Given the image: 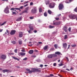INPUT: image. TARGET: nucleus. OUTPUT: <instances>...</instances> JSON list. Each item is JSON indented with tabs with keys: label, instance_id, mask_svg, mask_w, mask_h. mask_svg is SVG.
I'll return each mask as SVG.
<instances>
[{
	"label": "nucleus",
	"instance_id": "f257e3e1",
	"mask_svg": "<svg viewBox=\"0 0 77 77\" xmlns=\"http://www.w3.org/2000/svg\"><path fill=\"white\" fill-rule=\"evenodd\" d=\"M41 68H31V70H30L29 69H26V70L27 71H28L29 74H32V72H41V70L39 69H41Z\"/></svg>",
	"mask_w": 77,
	"mask_h": 77
},
{
	"label": "nucleus",
	"instance_id": "f03ea898",
	"mask_svg": "<svg viewBox=\"0 0 77 77\" xmlns=\"http://www.w3.org/2000/svg\"><path fill=\"white\" fill-rule=\"evenodd\" d=\"M32 14H36L37 13V8L36 7H33L31 11Z\"/></svg>",
	"mask_w": 77,
	"mask_h": 77
},
{
	"label": "nucleus",
	"instance_id": "7ed1b4c3",
	"mask_svg": "<svg viewBox=\"0 0 77 77\" xmlns=\"http://www.w3.org/2000/svg\"><path fill=\"white\" fill-rule=\"evenodd\" d=\"M69 17L70 18V19H72V20H74V19H75L77 17V16H76L75 15L73 14H70L69 15Z\"/></svg>",
	"mask_w": 77,
	"mask_h": 77
},
{
	"label": "nucleus",
	"instance_id": "20e7f679",
	"mask_svg": "<svg viewBox=\"0 0 77 77\" xmlns=\"http://www.w3.org/2000/svg\"><path fill=\"white\" fill-rule=\"evenodd\" d=\"M55 5L53 3H52L49 4V8H50L51 9L54 8V6Z\"/></svg>",
	"mask_w": 77,
	"mask_h": 77
},
{
	"label": "nucleus",
	"instance_id": "39448f33",
	"mask_svg": "<svg viewBox=\"0 0 77 77\" xmlns=\"http://www.w3.org/2000/svg\"><path fill=\"white\" fill-rule=\"evenodd\" d=\"M4 12L6 14H9V7L8 6L6 7L4 10Z\"/></svg>",
	"mask_w": 77,
	"mask_h": 77
},
{
	"label": "nucleus",
	"instance_id": "423d86ee",
	"mask_svg": "<svg viewBox=\"0 0 77 77\" xmlns=\"http://www.w3.org/2000/svg\"><path fill=\"white\" fill-rule=\"evenodd\" d=\"M63 5L62 4L59 5L58 8L59 10H62L63 8Z\"/></svg>",
	"mask_w": 77,
	"mask_h": 77
},
{
	"label": "nucleus",
	"instance_id": "0eeeda50",
	"mask_svg": "<svg viewBox=\"0 0 77 77\" xmlns=\"http://www.w3.org/2000/svg\"><path fill=\"white\" fill-rule=\"evenodd\" d=\"M6 57V56L5 55L2 54L0 56V59H2L3 60H5Z\"/></svg>",
	"mask_w": 77,
	"mask_h": 77
},
{
	"label": "nucleus",
	"instance_id": "6e6552de",
	"mask_svg": "<svg viewBox=\"0 0 77 77\" xmlns=\"http://www.w3.org/2000/svg\"><path fill=\"white\" fill-rule=\"evenodd\" d=\"M29 9V7H28L25 8V10L23 12V13H26L27 14L28 13V11Z\"/></svg>",
	"mask_w": 77,
	"mask_h": 77
},
{
	"label": "nucleus",
	"instance_id": "1a4fd4ad",
	"mask_svg": "<svg viewBox=\"0 0 77 77\" xmlns=\"http://www.w3.org/2000/svg\"><path fill=\"white\" fill-rule=\"evenodd\" d=\"M15 32H16V31L15 30H12L10 32V35H14L15 34Z\"/></svg>",
	"mask_w": 77,
	"mask_h": 77
},
{
	"label": "nucleus",
	"instance_id": "9d476101",
	"mask_svg": "<svg viewBox=\"0 0 77 77\" xmlns=\"http://www.w3.org/2000/svg\"><path fill=\"white\" fill-rule=\"evenodd\" d=\"M68 27L66 26H64L63 27V29L65 32H67L68 31Z\"/></svg>",
	"mask_w": 77,
	"mask_h": 77
},
{
	"label": "nucleus",
	"instance_id": "9b49d317",
	"mask_svg": "<svg viewBox=\"0 0 77 77\" xmlns=\"http://www.w3.org/2000/svg\"><path fill=\"white\" fill-rule=\"evenodd\" d=\"M67 45H68L66 43H64V44H63V48H65V49L66 48V47H67Z\"/></svg>",
	"mask_w": 77,
	"mask_h": 77
},
{
	"label": "nucleus",
	"instance_id": "f8f14e48",
	"mask_svg": "<svg viewBox=\"0 0 77 77\" xmlns=\"http://www.w3.org/2000/svg\"><path fill=\"white\" fill-rule=\"evenodd\" d=\"M15 9H16V10H19L20 11H21V10L20 9V8H11L10 9V10H15Z\"/></svg>",
	"mask_w": 77,
	"mask_h": 77
},
{
	"label": "nucleus",
	"instance_id": "ddd939ff",
	"mask_svg": "<svg viewBox=\"0 0 77 77\" xmlns=\"http://www.w3.org/2000/svg\"><path fill=\"white\" fill-rule=\"evenodd\" d=\"M23 33L21 32H20L19 33V38H21L22 36H23Z\"/></svg>",
	"mask_w": 77,
	"mask_h": 77
},
{
	"label": "nucleus",
	"instance_id": "4468645a",
	"mask_svg": "<svg viewBox=\"0 0 77 77\" xmlns=\"http://www.w3.org/2000/svg\"><path fill=\"white\" fill-rule=\"evenodd\" d=\"M19 54L21 56H24L26 54V53L24 52H20L19 53Z\"/></svg>",
	"mask_w": 77,
	"mask_h": 77
},
{
	"label": "nucleus",
	"instance_id": "2eb2a0df",
	"mask_svg": "<svg viewBox=\"0 0 77 77\" xmlns=\"http://www.w3.org/2000/svg\"><path fill=\"white\" fill-rule=\"evenodd\" d=\"M29 53L30 54H33V50H30L29 51Z\"/></svg>",
	"mask_w": 77,
	"mask_h": 77
},
{
	"label": "nucleus",
	"instance_id": "dca6fc26",
	"mask_svg": "<svg viewBox=\"0 0 77 77\" xmlns=\"http://www.w3.org/2000/svg\"><path fill=\"white\" fill-rule=\"evenodd\" d=\"M2 72H4V73H5V72H9V70H8L7 69H5L2 71Z\"/></svg>",
	"mask_w": 77,
	"mask_h": 77
},
{
	"label": "nucleus",
	"instance_id": "f3484780",
	"mask_svg": "<svg viewBox=\"0 0 77 77\" xmlns=\"http://www.w3.org/2000/svg\"><path fill=\"white\" fill-rule=\"evenodd\" d=\"M22 19V17H18L17 19L16 20L17 21H20V20H21Z\"/></svg>",
	"mask_w": 77,
	"mask_h": 77
},
{
	"label": "nucleus",
	"instance_id": "a211bd4d",
	"mask_svg": "<svg viewBox=\"0 0 77 77\" xmlns=\"http://www.w3.org/2000/svg\"><path fill=\"white\" fill-rule=\"evenodd\" d=\"M53 57V54H50L48 56V58H51Z\"/></svg>",
	"mask_w": 77,
	"mask_h": 77
},
{
	"label": "nucleus",
	"instance_id": "6ab92c4d",
	"mask_svg": "<svg viewBox=\"0 0 77 77\" xmlns=\"http://www.w3.org/2000/svg\"><path fill=\"white\" fill-rule=\"evenodd\" d=\"M29 28L30 29L29 30H33V26H29Z\"/></svg>",
	"mask_w": 77,
	"mask_h": 77
},
{
	"label": "nucleus",
	"instance_id": "aec40b11",
	"mask_svg": "<svg viewBox=\"0 0 77 77\" xmlns=\"http://www.w3.org/2000/svg\"><path fill=\"white\" fill-rule=\"evenodd\" d=\"M12 58L14 59H15V60H17L19 61L20 60V59L16 57H12Z\"/></svg>",
	"mask_w": 77,
	"mask_h": 77
},
{
	"label": "nucleus",
	"instance_id": "412c9836",
	"mask_svg": "<svg viewBox=\"0 0 77 77\" xmlns=\"http://www.w3.org/2000/svg\"><path fill=\"white\" fill-rule=\"evenodd\" d=\"M39 12L40 13L42 12V9L41 7H40L39 9Z\"/></svg>",
	"mask_w": 77,
	"mask_h": 77
},
{
	"label": "nucleus",
	"instance_id": "4be33fe9",
	"mask_svg": "<svg viewBox=\"0 0 77 77\" xmlns=\"http://www.w3.org/2000/svg\"><path fill=\"white\" fill-rule=\"evenodd\" d=\"M45 3L46 5H48L50 3V1H46L45 2Z\"/></svg>",
	"mask_w": 77,
	"mask_h": 77
},
{
	"label": "nucleus",
	"instance_id": "5701e85b",
	"mask_svg": "<svg viewBox=\"0 0 77 77\" xmlns=\"http://www.w3.org/2000/svg\"><path fill=\"white\" fill-rule=\"evenodd\" d=\"M48 46H45L43 48V49L44 50H46L48 48Z\"/></svg>",
	"mask_w": 77,
	"mask_h": 77
},
{
	"label": "nucleus",
	"instance_id": "b1692460",
	"mask_svg": "<svg viewBox=\"0 0 77 77\" xmlns=\"http://www.w3.org/2000/svg\"><path fill=\"white\" fill-rule=\"evenodd\" d=\"M44 15L45 17H47L48 14L47 12H45L44 13Z\"/></svg>",
	"mask_w": 77,
	"mask_h": 77
},
{
	"label": "nucleus",
	"instance_id": "393cba45",
	"mask_svg": "<svg viewBox=\"0 0 77 77\" xmlns=\"http://www.w3.org/2000/svg\"><path fill=\"white\" fill-rule=\"evenodd\" d=\"M55 54H58V55H59L60 54H61L60 53V52H56L55 53Z\"/></svg>",
	"mask_w": 77,
	"mask_h": 77
},
{
	"label": "nucleus",
	"instance_id": "a878e982",
	"mask_svg": "<svg viewBox=\"0 0 77 77\" xmlns=\"http://www.w3.org/2000/svg\"><path fill=\"white\" fill-rule=\"evenodd\" d=\"M48 13L49 14H51L52 12L50 10H48Z\"/></svg>",
	"mask_w": 77,
	"mask_h": 77
},
{
	"label": "nucleus",
	"instance_id": "bb28decb",
	"mask_svg": "<svg viewBox=\"0 0 77 77\" xmlns=\"http://www.w3.org/2000/svg\"><path fill=\"white\" fill-rule=\"evenodd\" d=\"M54 26H51V25H49V29H52V28H54Z\"/></svg>",
	"mask_w": 77,
	"mask_h": 77
},
{
	"label": "nucleus",
	"instance_id": "cd10ccee",
	"mask_svg": "<svg viewBox=\"0 0 77 77\" xmlns=\"http://www.w3.org/2000/svg\"><path fill=\"white\" fill-rule=\"evenodd\" d=\"M68 38V35H65L64 36V39H66Z\"/></svg>",
	"mask_w": 77,
	"mask_h": 77
},
{
	"label": "nucleus",
	"instance_id": "c85d7f7f",
	"mask_svg": "<svg viewBox=\"0 0 77 77\" xmlns=\"http://www.w3.org/2000/svg\"><path fill=\"white\" fill-rule=\"evenodd\" d=\"M54 47L56 49H57V44H55L54 45Z\"/></svg>",
	"mask_w": 77,
	"mask_h": 77
},
{
	"label": "nucleus",
	"instance_id": "c756f323",
	"mask_svg": "<svg viewBox=\"0 0 77 77\" xmlns=\"http://www.w3.org/2000/svg\"><path fill=\"white\" fill-rule=\"evenodd\" d=\"M11 42L12 44H16V42L15 41H12Z\"/></svg>",
	"mask_w": 77,
	"mask_h": 77
},
{
	"label": "nucleus",
	"instance_id": "7c9ffc66",
	"mask_svg": "<svg viewBox=\"0 0 77 77\" xmlns=\"http://www.w3.org/2000/svg\"><path fill=\"white\" fill-rule=\"evenodd\" d=\"M19 43L20 45L22 44V41H19Z\"/></svg>",
	"mask_w": 77,
	"mask_h": 77
},
{
	"label": "nucleus",
	"instance_id": "2f4dec72",
	"mask_svg": "<svg viewBox=\"0 0 77 77\" xmlns=\"http://www.w3.org/2000/svg\"><path fill=\"white\" fill-rule=\"evenodd\" d=\"M28 33H32V32L31 30H29L28 31Z\"/></svg>",
	"mask_w": 77,
	"mask_h": 77
},
{
	"label": "nucleus",
	"instance_id": "473e14b6",
	"mask_svg": "<svg viewBox=\"0 0 77 77\" xmlns=\"http://www.w3.org/2000/svg\"><path fill=\"white\" fill-rule=\"evenodd\" d=\"M6 22H5L1 25V26H3V25H4V24H6Z\"/></svg>",
	"mask_w": 77,
	"mask_h": 77
},
{
	"label": "nucleus",
	"instance_id": "72a5a7b5",
	"mask_svg": "<svg viewBox=\"0 0 77 77\" xmlns=\"http://www.w3.org/2000/svg\"><path fill=\"white\" fill-rule=\"evenodd\" d=\"M60 24V23L59 22H57V25H59Z\"/></svg>",
	"mask_w": 77,
	"mask_h": 77
},
{
	"label": "nucleus",
	"instance_id": "f704fd0d",
	"mask_svg": "<svg viewBox=\"0 0 77 77\" xmlns=\"http://www.w3.org/2000/svg\"><path fill=\"white\" fill-rule=\"evenodd\" d=\"M71 28L70 27L68 29V30L69 32H71Z\"/></svg>",
	"mask_w": 77,
	"mask_h": 77
},
{
	"label": "nucleus",
	"instance_id": "c9c22d12",
	"mask_svg": "<svg viewBox=\"0 0 77 77\" xmlns=\"http://www.w3.org/2000/svg\"><path fill=\"white\" fill-rule=\"evenodd\" d=\"M57 22H53V25H57Z\"/></svg>",
	"mask_w": 77,
	"mask_h": 77
},
{
	"label": "nucleus",
	"instance_id": "e433bc0d",
	"mask_svg": "<svg viewBox=\"0 0 77 77\" xmlns=\"http://www.w3.org/2000/svg\"><path fill=\"white\" fill-rule=\"evenodd\" d=\"M71 46L72 47H76V45H72Z\"/></svg>",
	"mask_w": 77,
	"mask_h": 77
},
{
	"label": "nucleus",
	"instance_id": "4c0bfd02",
	"mask_svg": "<svg viewBox=\"0 0 77 77\" xmlns=\"http://www.w3.org/2000/svg\"><path fill=\"white\" fill-rule=\"evenodd\" d=\"M27 57H25V58H24L23 59V60H27Z\"/></svg>",
	"mask_w": 77,
	"mask_h": 77
},
{
	"label": "nucleus",
	"instance_id": "58836bf2",
	"mask_svg": "<svg viewBox=\"0 0 77 77\" xmlns=\"http://www.w3.org/2000/svg\"><path fill=\"white\" fill-rule=\"evenodd\" d=\"M14 52L16 53H17V49H16L14 50Z\"/></svg>",
	"mask_w": 77,
	"mask_h": 77
},
{
	"label": "nucleus",
	"instance_id": "ea45409f",
	"mask_svg": "<svg viewBox=\"0 0 77 77\" xmlns=\"http://www.w3.org/2000/svg\"><path fill=\"white\" fill-rule=\"evenodd\" d=\"M65 2L66 3H69V2L68 1V0H66V1Z\"/></svg>",
	"mask_w": 77,
	"mask_h": 77
},
{
	"label": "nucleus",
	"instance_id": "a19ab883",
	"mask_svg": "<svg viewBox=\"0 0 77 77\" xmlns=\"http://www.w3.org/2000/svg\"><path fill=\"white\" fill-rule=\"evenodd\" d=\"M29 18L30 20H32V19H33V17H29Z\"/></svg>",
	"mask_w": 77,
	"mask_h": 77
},
{
	"label": "nucleus",
	"instance_id": "79ce46f5",
	"mask_svg": "<svg viewBox=\"0 0 77 77\" xmlns=\"http://www.w3.org/2000/svg\"><path fill=\"white\" fill-rule=\"evenodd\" d=\"M7 33H8V35H9V32L8 30H6Z\"/></svg>",
	"mask_w": 77,
	"mask_h": 77
},
{
	"label": "nucleus",
	"instance_id": "37998d69",
	"mask_svg": "<svg viewBox=\"0 0 77 77\" xmlns=\"http://www.w3.org/2000/svg\"><path fill=\"white\" fill-rule=\"evenodd\" d=\"M54 75H53L52 74H50V77H53Z\"/></svg>",
	"mask_w": 77,
	"mask_h": 77
},
{
	"label": "nucleus",
	"instance_id": "c03bdc74",
	"mask_svg": "<svg viewBox=\"0 0 77 77\" xmlns=\"http://www.w3.org/2000/svg\"><path fill=\"white\" fill-rule=\"evenodd\" d=\"M62 65H63V64L61 63V64H59V66H62Z\"/></svg>",
	"mask_w": 77,
	"mask_h": 77
},
{
	"label": "nucleus",
	"instance_id": "a18cd8bd",
	"mask_svg": "<svg viewBox=\"0 0 77 77\" xmlns=\"http://www.w3.org/2000/svg\"><path fill=\"white\" fill-rule=\"evenodd\" d=\"M30 5L31 6H32V5H33V2H31L30 4Z\"/></svg>",
	"mask_w": 77,
	"mask_h": 77
},
{
	"label": "nucleus",
	"instance_id": "49530a36",
	"mask_svg": "<svg viewBox=\"0 0 77 77\" xmlns=\"http://www.w3.org/2000/svg\"><path fill=\"white\" fill-rule=\"evenodd\" d=\"M40 67H41V68H42V67H43V65L42 64L40 65Z\"/></svg>",
	"mask_w": 77,
	"mask_h": 77
},
{
	"label": "nucleus",
	"instance_id": "de8ad7c7",
	"mask_svg": "<svg viewBox=\"0 0 77 77\" xmlns=\"http://www.w3.org/2000/svg\"><path fill=\"white\" fill-rule=\"evenodd\" d=\"M21 51H22V52H25V50L23 49L21 50Z\"/></svg>",
	"mask_w": 77,
	"mask_h": 77
},
{
	"label": "nucleus",
	"instance_id": "09e8293b",
	"mask_svg": "<svg viewBox=\"0 0 77 77\" xmlns=\"http://www.w3.org/2000/svg\"><path fill=\"white\" fill-rule=\"evenodd\" d=\"M61 72H66V71H63V70H61Z\"/></svg>",
	"mask_w": 77,
	"mask_h": 77
},
{
	"label": "nucleus",
	"instance_id": "8fccbe9b",
	"mask_svg": "<svg viewBox=\"0 0 77 77\" xmlns=\"http://www.w3.org/2000/svg\"><path fill=\"white\" fill-rule=\"evenodd\" d=\"M8 54L9 55H11V54H12V53H8Z\"/></svg>",
	"mask_w": 77,
	"mask_h": 77
},
{
	"label": "nucleus",
	"instance_id": "3c124183",
	"mask_svg": "<svg viewBox=\"0 0 77 77\" xmlns=\"http://www.w3.org/2000/svg\"><path fill=\"white\" fill-rule=\"evenodd\" d=\"M23 6H21L20 7V9H23Z\"/></svg>",
	"mask_w": 77,
	"mask_h": 77
},
{
	"label": "nucleus",
	"instance_id": "603ef678",
	"mask_svg": "<svg viewBox=\"0 0 77 77\" xmlns=\"http://www.w3.org/2000/svg\"><path fill=\"white\" fill-rule=\"evenodd\" d=\"M28 6V4H27L26 5H24V7H26V6Z\"/></svg>",
	"mask_w": 77,
	"mask_h": 77
},
{
	"label": "nucleus",
	"instance_id": "864d4df0",
	"mask_svg": "<svg viewBox=\"0 0 77 77\" xmlns=\"http://www.w3.org/2000/svg\"><path fill=\"white\" fill-rule=\"evenodd\" d=\"M13 14H14V15H15L16 14V12H13L12 13Z\"/></svg>",
	"mask_w": 77,
	"mask_h": 77
},
{
	"label": "nucleus",
	"instance_id": "5fc2aeb1",
	"mask_svg": "<svg viewBox=\"0 0 77 77\" xmlns=\"http://www.w3.org/2000/svg\"><path fill=\"white\" fill-rule=\"evenodd\" d=\"M55 20H59V18H56Z\"/></svg>",
	"mask_w": 77,
	"mask_h": 77
},
{
	"label": "nucleus",
	"instance_id": "6e6d98bb",
	"mask_svg": "<svg viewBox=\"0 0 77 77\" xmlns=\"http://www.w3.org/2000/svg\"><path fill=\"white\" fill-rule=\"evenodd\" d=\"M34 33H36L37 32V31L36 30H34Z\"/></svg>",
	"mask_w": 77,
	"mask_h": 77
},
{
	"label": "nucleus",
	"instance_id": "4d7b16f0",
	"mask_svg": "<svg viewBox=\"0 0 77 77\" xmlns=\"http://www.w3.org/2000/svg\"><path fill=\"white\" fill-rule=\"evenodd\" d=\"M16 67H17V68H20V66H16Z\"/></svg>",
	"mask_w": 77,
	"mask_h": 77
},
{
	"label": "nucleus",
	"instance_id": "13d9d810",
	"mask_svg": "<svg viewBox=\"0 0 77 77\" xmlns=\"http://www.w3.org/2000/svg\"><path fill=\"white\" fill-rule=\"evenodd\" d=\"M38 43L39 44H42V43L41 42H38Z\"/></svg>",
	"mask_w": 77,
	"mask_h": 77
},
{
	"label": "nucleus",
	"instance_id": "bf43d9fd",
	"mask_svg": "<svg viewBox=\"0 0 77 77\" xmlns=\"http://www.w3.org/2000/svg\"><path fill=\"white\" fill-rule=\"evenodd\" d=\"M54 66H56V63H54Z\"/></svg>",
	"mask_w": 77,
	"mask_h": 77
},
{
	"label": "nucleus",
	"instance_id": "052dcab7",
	"mask_svg": "<svg viewBox=\"0 0 77 77\" xmlns=\"http://www.w3.org/2000/svg\"><path fill=\"white\" fill-rule=\"evenodd\" d=\"M35 51H36V52H38V51L36 50H34Z\"/></svg>",
	"mask_w": 77,
	"mask_h": 77
},
{
	"label": "nucleus",
	"instance_id": "680f3d73",
	"mask_svg": "<svg viewBox=\"0 0 77 77\" xmlns=\"http://www.w3.org/2000/svg\"><path fill=\"white\" fill-rule=\"evenodd\" d=\"M72 69H73V68H72V67H71V68L70 69V70L71 71L72 70Z\"/></svg>",
	"mask_w": 77,
	"mask_h": 77
},
{
	"label": "nucleus",
	"instance_id": "e2e57ef3",
	"mask_svg": "<svg viewBox=\"0 0 77 77\" xmlns=\"http://www.w3.org/2000/svg\"><path fill=\"white\" fill-rule=\"evenodd\" d=\"M66 70H67V71H70L69 69H66Z\"/></svg>",
	"mask_w": 77,
	"mask_h": 77
},
{
	"label": "nucleus",
	"instance_id": "0e129e2a",
	"mask_svg": "<svg viewBox=\"0 0 77 77\" xmlns=\"http://www.w3.org/2000/svg\"><path fill=\"white\" fill-rule=\"evenodd\" d=\"M66 66H64L63 67V68H66Z\"/></svg>",
	"mask_w": 77,
	"mask_h": 77
},
{
	"label": "nucleus",
	"instance_id": "69168bd1",
	"mask_svg": "<svg viewBox=\"0 0 77 77\" xmlns=\"http://www.w3.org/2000/svg\"><path fill=\"white\" fill-rule=\"evenodd\" d=\"M3 31V29H0V32H2Z\"/></svg>",
	"mask_w": 77,
	"mask_h": 77
},
{
	"label": "nucleus",
	"instance_id": "338daca9",
	"mask_svg": "<svg viewBox=\"0 0 77 77\" xmlns=\"http://www.w3.org/2000/svg\"><path fill=\"white\" fill-rule=\"evenodd\" d=\"M69 47H70V45H68V48H69Z\"/></svg>",
	"mask_w": 77,
	"mask_h": 77
},
{
	"label": "nucleus",
	"instance_id": "774afa93",
	"mask_svg": "<svg viewBox=\"0 0 77 77\" xmlns=\"http://www.w3.org/2000/svg\"><path fill=\"white\" fill-rule=\"evenodd\" d=\"M69 0V2H71L72 1V0Z\"/></svg>",
	"mask_w": 77,
	"mask_h": 77
}]
</instances>
